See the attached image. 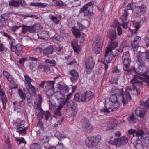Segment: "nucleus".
I'll list each match as a JSON object with an SVG mask.
<instances>
[{
    "label": "nucleus",
    "instance_id": "obj_53",
    "mask_svg": "<svg viewBox=\"0 0 149 149\" xmlns=\"http://www.w3.org/2000/svg\"><path fill=\"white\" fill-rule=\"evenodd\" d=\"M118 79L117 78L112 76L111 77L110 81L113 84L117 85L118 84Z\"/></svg>",
    "mask_w": 149,
    "mask_h": 149
},
{
    "label": "nucleus",
    "instance_id": "obj_5",
    "mask_svg": "<svg viewBox=\"0 0 149 149\" xmlns=\"http://www.w3.org/2000/svg\"><path fill=\"white\" fill-rule=\"evenodd\" d=\"M24 75L25 78V85L29 93L31 94H35V88L31 84L32 80L27 74H24Z\"/></svg>",
    "mask_w": 149,
    "mask_h": 149
},
{
    "label": "nucleus",
    "instance_id": "obj_43",
    "mask_svg": "<svg viewBox=\"0 0 149 149\" xmlns=\"http://www.w3.org/2000/svg\"><path fill=\"white\" fill-rule=\"evenodd\" d=\"M54 135L59 140L65 138L64 135L58 131L56 132Z\"/></svg>",
    "mask_w": 149,
    "mask_h": 149
},
{
    "label": "nucleus",
    "instance_id": "obj_7",
    "mask_svg": "<svg viewBox=\"0 0 149 149\" xmlns=\"http://www.w3.org/2000/svg\"><path fill=\"white\" fill-rule=\"evenodd\" d=\"M44 48V43L41 44L38 47V50H39L40 54H43L46 56H48L52 54L53 52L54 47L52 45H50L45 49Z\"/></svg>",
    "mask_w": 149,
    "mask_h": 149
},
{
    "label": "nucleus",
    "instance_id": "obj_22",
    "mask_svg": "<svg viewBox=\"0 0 149 149\" xmlns=\"http://www.w3.org/2000/svg\"><path fill=\"white\" fill-rule=\"evenodd\" d=\"M74 100L77 102H85L86 98L84 95L81 93H77L74 95Z\"/></svg>",
    "mask_w": 149,
    "mask_h": 149
},
{
    "label": "nucleus",
    "instance_id": "obj_57",
    "mask_svg": "<svg viewBox=\"0 0 149 149\" xmlns=\"http://www.w3.org/2000/svg\"><path fill=\"white\" fill-rule=\"evenodd\" d=\"M56 5L58 6H66L65 3L61 1H58L56 2Z\"/></svg>",
    "mask_w": 149,
    "mask_h": 149
},
{
    "label": "nucleus",
    "instance_id": "obj_12",
    "mask_svg": "<svg viewBox=\"0 0 149 149\" xmlns=\"http://www.w3.org/2000/svg\"><path fill=\"white\" fill-rule=\"evenodd\" d=\"M128 91H132V88L130 86L127 87L125 90L123 95L122 96L123 98L122 100L123 102L124 105L126 104L127 101L131 100L132 98Z\"/></svg>",
    "mask_w": 149,
    "mask_h": 149
},
{
    "label": "nucleus",
    "instance_id": "obj_4",
    "mask_svg": "<svg viewBox=\"0 0 149 149\" xmlns=\"http://www.w3.org/2000/svg\"><path fill=\"white\" fill-rule=\"evenodd\" d=\"M101 140V137L99 135L91 137L86 139L85 143L89 147H94L98 144Z\"/></svg>",
    "mask_w": 149,
    "mask_h": 149
},
{
    "label": "nucleus",
    "instance_id": "obj_55",
    "mask_svg": "<svg viewBox=\"0 0 149 149\" xmlns=\"http://www.w3.org/2000/svg\"><path fill=\"white\" fill-rule=\"evenodd\" d=\"M141 105L143 106L147 110L149 107V98L145 102H143Z\"/></svg>",
    "mask_w": 149,
    "mask_h": 149
},
{
    "label": "nucleus",
    "instance_id": "obj_9",
    "mask_svg": "<svg viewBox=\"0 0 149 149\" xmlns=\"http://www.w3.org/2000/svg\"><path fill=\"white\" fill-rule=\"evenodd\" d=\"M15 45V40H12L10 44V47L11 51L15 52L18 56L21 55L22 54V46L19 44L16 45Z\"/></svg>",
    "mask_w": 149,
    "mask_h": 149
},
{
    "label": "nucleus",
    "instance_id": "obj_17",
    "mask_svg": "<svg viewBox=\"0 0 149 149\" xmlns=\"http://www.w3.org/2000/svg\"><path fill=\"white\" fill-rule=\"evenodd\" d=\"M147 110L143 106L141 105L140 107L137 108L135 111L136 114L137 116H139L141 118L144 117L146 111Z\"/></svg>",
    "mask_w": 149,
    "mask_h": 149
},
{
    "label": "nucleus",
    "instance_id": "obj_24",
    "mask_svg": "<svg viewBox=\"0 0 149 149\" xmlns=\"http://www.w3.org/2000/svg\"><path fill=\"white\" fill-rule=\"evenodd\" d=\"M110 50H108V49H106L105 53L104 55V59L107 63H110L112 60L113 57L111 54L109 52Z\"/></svg>",
    "mask_w": 149,
    "mask_h": 149
},
{
    "label": "nucleus",
    "instance_id": "obj_6",
    "mask_svg": "<svg viewBox=\"0 0 149 149\" xmlns=\"http://www.w3.org/2000/svg\"><path fill=\"white\" fill-rule=\"evenodd\" d=\"M95 46L93 50L96 54H97L101 51L103 44V40L102 38L100 36H97L95 38Z\"/></svg>",
    "mask_w": 149,
    "mask_h": 149
},
{
    "label": "nucleus",
    "instance_id": "obj_31",
    "mask_svg": "<svg viewBox=\"0 0 149 149\" xmlns=\"http://www.w3.org/2000/svg\"><path fill=\"white\" fill-rule=\"evenodd\" d=\"M64 105L63 103H61L58 106L56 107V108L55 109V111L54 113L55 115L59 116L62 115L61 112V109Z\"/></svg>",
    "mask_w": 149,
    "mask_h": 149
},
{
    "label": "nucleus",
    "instance_id": "obj_34",
    "mask_svg": "<svg viewBox=\"0 0 149 149\" xmlns=\"http://www.w3.org/2000/svg\"><path fill=\"white\" fill-rule=\"evenodd\" d=\"M109 100L111 102L113 103L118 101H121V99H120V97H119L115 94H112Z\"/></svg>",
    "mask_w": 149,
    "mask_h": 149
},
{
    "label": "nucleus",
    "instance_id": "obj_36",
    "mask_svg": "<svg viewBox=\"0 0 149 149\" xmlns=\"http://www.w3.org/2000/svg\"><path fill=\"white\" fill-rule=\"evenodd\" d=\"M71 45L74 51L77 52L79 49V47L77 41H72Z\"/></svg>",
    "mask_w": 149,
    "mask_h": 149
},
{
    "label": "nucleus",
    "instance_id": "obj_56",
    "mask_svg": "<svg viewBox=\"0 0 149 149\" xmlns=\"http://www.w3.org/2000/svg\"><path fill=\"white\" fill-rule=\"evenodd\" d=\"M134 26L135 27V33H136L140 27L141 24L139 23L136 22H134Z\"/></svg>",
    "mask_w": 149,
    "mask_h": 149
},
{
    "label": "nucleus",
    "instance_id": "obj_59",
    "mask_svg": "<svg viewBox=\"0 0 149 149\" xmlns=\"http://www.w3.org/2000/svg\"><path fill=\"white\" fill-rule=\"evenodd\" d=\"M72 93H70L67 95V97L63 104V105L65 104L66 103L68 102V101L71 98V97H72Z\"/></svg>",
    "mask_w": 149,
    "mask_h": 149
},
{
    "label": "nucleus",
    "instance_id": "obj_13",
    "mask_svg": "<svg viewBox=\"0 0 149 149\" xmlns=\"http://www.w3.org/2000/svg\"><path fill=\"white\" fill-rule=\"evenodd\" d=\"M38 42H44L46 41L49 37V32L46 31H41L38 34Z\"/></svg>",
    "mask_w": 149,
    "mask_h": 149
},
{
    "label": "nucleus",
    "instance_id": "obj_44",
    "mask_svg": "<svg viewBox=\"0 0 149 149\" xmlns=\"http://www.w3.org/2000/svg\"><path fill=\"white\" fill-rule=\"evenodd\" d=\"M144 134V132L143 130L141 129H139L137 130V131L136 130L135 136L136 137H142Z\"/></svg>",
    "mask_w": 149,
    "mask_h": 149
},
{
    "label": "nucleus",
    "instance_id": "obj_40",
    "mask_svg": "<svg viewBox=\"0 0 149 149\" xmlns=\"http://www.w3.org/2000/svg\"><path fill=\"white\" fill-rule=\"evenodd\" d=\"M49 140V139L48 136H44L42 138H40V143H39L40 144V145H43L44 143H48L47 142Z\"/></svg>",
    "mask_w": 149,
    "mask_h": 149
},
{
    "label": "nucleus",
    "instance_id": "obj_20",
    "mask_svg": "<svg viewBox=\"0 0 149 149\" xmlns=\"http://www.w3.org/2000/svg\"><path fill=\"white\" fill-rule=\"evenodd\" d=\"M38 111H39V113L43 117V115L44 113V111L42 110L41 107V104L43 101V97L40 94L38 95Z\"/></svg>",
    "mask_w": 149,
    "mask_h": 149
},
{
    "label": "nucleus",
    "instance_id": "obj_32",
    "mask_svg": "<svg viewBox=\"0 0 149 149\" xmlns=\"http://www.w3.org/2000/svg\"><path fill=\"white\" fill-rule=\"evenodd\" d=\"M4 94L5 93L4 91L1 89L0 90V96L3 97V98H1V101L3 103V108L4 109L5 108L6 105V98L4 96Z\"/></svg>",
    "mask_w": 149,
    "mask_h": 149
},
{
    "label": "nucleus",
    "instance_id": "obj_47",
    "mask_svg": "<svg viewBox=\"0 0 149 149\" xmlns=\"http://www.w3.org/2000/svg\"><path fill=\"white\" fill-rule=\"evenodd\" d=\"M15 140L17 143L19 145L22 143H23L24 145L26 143V141H25L23 137H22L21 138H17L15 139Z\"/></svg>",
    "mask_w": 149,
    "mask_h": 149
},
{
    "label": "nucleus",
    "instance_id": "obj_49",
    "mask_svg": "<svg viewBox=\"0 0 149 149\" xmlns=\"http://www.w3.org/2000/svg\"><path fill=\"white\" fill-rule=\"evenodd\" d=\"M45 62L50 64L52 66H55L57 65L56 62L54 60H50L49 59H47L45 60Z\"/></svg>",
    "mask_w": 149,
    "mask_h": 149
},
{
    "label": "nucleus",
    "instance_id": "obj_21",
    "mask_svg": "<svg viewBox=\"0 0 149 149\" xmlns=\"http://www.w3.org/2000/svg\"><path fill=\"white\" fill-rule=\"evenodd\" d=\"M136 3L135 2H133L132 3H128L125 6V9L124 10V13L123 14H126L127 17L129 15V13L128 10H133L136 7Z\"/></svg>",
    "mask_w": 149,
    "mask_h": 149
},
{
    "label": "nucleus",
    "instance_id": "obj_42",
    "mask_svg": "<svg viewBox=\"0 0 149 149\" xmlns=\"http://www.w3.org/2000/svg\"><path fill=\"white\" fill-rule=\"evenodd\" d=\"M25 122L23 120L21 121L19 123H15L13 125L16 127H24V126Z\"/></svg>",
    "mask_w": 149,
    "mask_h": 149
},
{
    "label": "nucleus",
    "instance_id": "obj_41",
    "mask_svg": "<svg viewBox=\"0 0 149 149\" xmlns=\"http://www.w3.org/2000/svg\"><path fill=\"white\" fill-rule=\"evenodd\" d=\"M131 62V60L130 58H124L123 63L124 65L126 68H128L130 65V64Z\"/></svg>",
    "mask_w": 149,
    "mask_h": 149
},
{
    "label": "nucleus",
    "instance_id": "obj_35",
    "mask_svg": "<svg viewBox=\"0 0 149 149\" xmlns=\"http://www.w3.org/2000/svg\"><path fill=\"white\" fill-rule=\"evenodd\" d=\"M54 95L56 97L58 100L63 99L65 97V95L61 91H57L55 92Z\"/></svg>",
    "mask_w": 149,
    "mask_h": 149
},
{
    "label": "nucleus",
    "instance_id": "obj_23",
    "mask_svg": "<svg viewBox=\"0 0 149 149\" xmlns=\"http://www.w3.org/2000/svg\"><path fill=\"white\" fill-rule=\"evenodd\" d=\"M112 91L116 94V95H117L118 96L120 97V99H121V101L123 104V102L122 100L123 98L121 97L124 94L123 89L121 88L120 90L117 88H112Z\"/></svg>",
    "mask_w": 149,
    "mask_h": 149
},
{
    "label": "nucleus",
    "instance_id": "obj_25",
    "mask_svg": "<svg viewBox=\"0 0 149 149\" xmlns=\"http://www.w3.org/2000/svg\"><path fill=\"white\" fill-rule=\"evenodd\" d=\"M69 73L72 76L70 80L72 82L77 80L79 77V75L78 73L75 69L71 70L70 71Z\"/></svg>",
    "mask_w": 149,
    "mask_h": 149
},
{
    "label": "nucleus",
    "instance_id": "obj_15",
    "mask_svg": "<svg viewBox=\"0 0 149 149\" xmlns=\"http://www.w3.org/2000/svg\"><path fill=\"white\" fill-rule=\"evenodd\" d=\"M21 5H26L24 0H11L9 1V5L10 6L18 7Z\"/></svg>",
    "mask_w": 149,
    "mask_h": 149
},
{
    "label": "nucleus",
    "instance_id": "obj_16",
    "mask_svg": "<svg viewBox=\"0 0 149 149\" xmlns=\"http://www.w3.org/2000/svg\"><path fill=\"white\" fill-rule=\"evenodd\" d=\"M127 15L125 13L124 14H123L120 18L123 23L121 24L118 22V24L122 26L123 27L124 29H127L128 27L129 21L127 20Z\"/></svg>",
    "mask_w": 149,
    "mask_h": 149
},
{
    "label": "nucleus",
    "instance_id": "obj_50",
    "mask_svg": "<svg viewBox=\"0 0 149 149\" xmlns=\"http://www.w3.org/2000/svg\"><path fill=\"white\" fill-rule=\"evenodd\" d=\"M107 49H108V50H110V51L109 52L111 55L112 54L113 57H115L118 54V53L116 50H115L114 49H111L110 48H108Z\"/></svg>",
    "mask_w": 149,
    "mask_h": 149
},
{
    "label": "nucleus",
    "instance_id": "obj_30",
    "mask_svg": "<svg viewBox=\"0 0 149 149\" xmlns=\"http://www.w3.org/2000/svg\"><path fill=\"white\" fill-rule=\"evenodd\" d=\"M117 126V122L116 120H111L107 125V127L110 130L115 129Z\"/></svg>",
    "mask_w": 149,
    "mask_h": 149
},
{
    "label": "nucleus",
    "instance_id": "obj_63",
    "mask_svg": "<svg viewBox=\"0 0 149 149\" xmlns=\"http://www.w3.org/2000/svg\"><path fill=\"white\" fill-rule=\"evenodd\" d=\"M74 105L73 100H71L67 102V105L68 107L72 108L73 106Z\"/></svg>",
    "mask_w": 149,
    "mask_h": 149
},
{
    "label": "nucleus",
    "instance_id": "obj_39",
    "mask_svg": "<svg viewBox=\"0 0 149 149\" xmlns=\"http://www.w3.org/2000/svg\"><path fill=\"white\" fill-rule=\"evenodd\" d=\"M38 111V116L39 115V116L42 117V118H43V116L42 117V116L40 115V114L39 113V111ZM51 113L49 111H46V113L44 112V114L43 115H45V120H47L51 116Z\"/></svg>",
    "mask_w": 149,
    "mask_h": 149
},
{
    "label": "nucleus",
    "instance_id": "obj_29",
    "mask_svg": "<svg viewBox=\"0 0 149 149\" xmlns=\"http://www.w3.org/2000/svg\"><path fill=\"white\" fill-rule=\"evenodd\" d=\"M118 45V42L116 41H109L107 49H115L117 47Z\"/></svg>",
    "mask_w": 149,
    "mask_h": 149
},
{
    "label": "nucleus",
    "instance_id": "obj_48",
    "mask_svg": "<svg viewBox=\"0 0 149 149\" xmlns=\"http://www.w3.org/2000/svg\"><path fill=\"white\" fill-rule=\"evenodd\" d=\"M137 8L138 9V11L139 12H145L146 11V6L144 4L141 5L140 6H137Z\"/></svg>",
    "mask_w": 149,
    "mask_h": 149
},
{
    "label": "nucleus",
    "instance_id": "obj_28",
    "mask_svg": "<svg viewBox=\"0 0 149 149\" xmlns=\"http://www.w3.org/2000/svg\"><path fill=\"white\" fill-rule=\"evenodd\" d=\"M17 129L16 131L19 134L23 136L26 133V131L28 129V127H16Z\"/></svg>",
    "mask_w": 149,
    "mask_h": 149
},
{
    "label": "nucleus",
    "instance_id": "obj_8",
    "mask_svg": "<svg viewBox=\"0 0 149 149\" xmlns=\"http://www.w3.org/2000/svg\"><path fill=\"white\" fill-rule=\"evenodd\" d=\"M81 125L83 130L86 132L90 133L93 130V126L85 118H83L81 120Z\"/></svg>",
    "mask_w": 149,
    "mask_h": 149
},
{
    "label": "nucleus",
    "instance_id": "obj_14",
    "mask_svg": "<svg viewBox=\"0 0 149 149\" xmlns=\"http://www.w3.org/2000/svg\"><path fill=\"white\" fill-rule=\"evenodd\" d=\"M22 29L21 32L23 34H25L27 32L31 33H34L36 31V28L37 27L36 24L33 25L32 26H28L26 25H23L22 26Z\"/></svg>",
    "mask_w": 149,
    "mask_h": 149
},
{
    "label": "nucleus",
    "instance_id": "obj_11",
    "mask_svg": "<svg viewBox=\"0 0 149 149\" xmlns=\"http://www.w3.org/2000/svg\"><path fill=\"white\" fill-rule=\"evenodd\" d=\"M95 62L94 59L92 56H89L86 60L85 62L86 66L87 68V73L89 74L92 69L95 65Z\"/></svg>",
    "mask_w": 149,
    "mask_h": 149
},
{
    "label": "nucleus",
    "instance_id": "obj_18",
    "mask_svg": "<svg viewBox=\"0 0 149 149\" xmlns=\"http://www.w3.org/2000/svg\"><path fill=\"white\" fill-rule=\"evenodd\" d=\"M141 38L140 37L136 36L135 37L133 41L131 43L132 47L134 50H136L139 47V44L141 42Z\"/></svg>",
    "mask_w": 149,
    "mask_h": 149
},
{
    "label": "nucleus",
    "instance_id": "obj_64",
    "mask_svg": "<svg viewBox=\"0 0 149 149\" xmlns=\"http://www.w3.org/2000/svg\"><path fill=\"white\" fill-rule=\"evenodd\" d=\"M144 40L145 41L146 47H148L149 45V37L146 36L144 37Z\"/></svg>",
    "mask_w": 149,
    "mask_h": 149
},
{
    "label": "nucleus",
    "instance_id": "obj_51",
    "mask_svg": "<svg viewBox=\"0 0 149 149\" xmlns=\"http://www.w3.org/2000/svg\"><path fill=\"white\" fill-rule=\"evenodd\" d=\"M30 68L33 71H35L36 69V64L33 62H31Z\"/></svg>",
    "mask_w": 149,
    "mask_h": 149
},
{
    "label": "nucleus",
    "instance_id": "obj_33",
    "mask_svg": "<svg viewBox=\"0 0 149 149\" xmlns=\"http://www.w3.org/2000/svg\"><path fill=\"white\" fill-rule=\"evenodd\" d=\"M134 146L136 149H143V143L140 140H138L137 142L134 144Z\"/></svg>",
    "mask_w": 149,
    "mask_h": 149
},
{
    "label": "nucleus",
    "instance_id": "obj_1",
    "mask_svg": "<svg viewBox=\"0 0 149 149\" xmlns=\"http://www.w3.org/2000/svg\"><path fill=\"white\" fill-rule=\"evenodd\" d=\"M137 63L138 67L136 70L138 74L142 77L143 79L147 76L146 75L148 71V67L146 65L145 61H149V52H140L137 53Z\"/></svg>",
    "mask_w": 149,
    "mask_h": 149
},
{
    "label": "nucleus",
    "instance_id": "obj_45",
    "mask_svg": "<svg viewBox=\"0 0 149 149\" xmlns=\"http://www.w3.org/2000/svg\"><path fill=\"white\" fill-rule=\"evenodd\" d=\"M79 30L77 29L72 28V33L77 38H78L80 36V34L79 31Z\"/></svg>",
    "mask_w": 149,
    "mask_h": 149
},
{
    "label": "nucleus",
    "instance_id": "obj_58",
    "mask_svg": "<svg viewBox=\"0 0 149 149\" xmlns=\"http://www.w3.org/2000/svg\"><path fill=\"white\" fill-rule=\"evenodd\" d=\"M49 92V91H48L47 93V97L49 99V103L48 104L49 105V107H50L52 105V103L51 102L50 100V97L51 96H52L53 95V93H52L51 94H49L48 93ZM50 109V108H49V109Z\"/></svg>",
    "mask_w": 149,
    "mask_h": 149
},
{
    "label": "nucleus",
    "instance_id": "obj_61",
    "mask_svg": "<svg viewBox=\"0 0 149 149\" xmlns=\"http://www.w3.org/2000/svg\"><path fill=\"white\" fill-rule=\"evenodd\" d=\"M46 82V81H39L38 82V86L39 87L42 88H44V85Z\"/></svg>",
    "mask_w": 149,
    "mask_h": 149
},
{
    "label": "nucleus",
    "instance_id": "obj_27",
    "mask_svg": "<svg viewBox=\"0 0 149 149\" xmlns=\"http://www.w3.org/2000/svg\"><path fill=\"white\" fill-rule=\"evenodd\" d=\"M85 98H86L85 102L88 101L92 99L94 95V93L90 91H88L84 93Z\"/></svg>",
    "mask_w": 149,
    "mask_h": 149
},
{
    "label": "nucleus",
    "instance_id": "obj_2",
    "mask_svg": "<svg viewBox=\"0 0 149 149\" xmlns=\"http://www.w3.org/2000/svg\"><path fill=\"white\" fill-rule=\"evenodd\" d=\"M144 79H143L142 77L138 74H135L134 75L133 79L131 81V82L132 84V92L133 94L137 96L140 95L139 88L136 87L143 88V82L147 83L149 85V76H147L144 78Z\"/></svg>",
    "mask_w": 149,
    "mask_h": 149
},
{
    "label": "nucleus",
    "instance_id": "obj_19",
    "mask_svg": "<svg viewBox=\"0 0 149 149\" xmlns=\"http://www.w3.org/2000/svg\"><path fill=\"white\" fill-rule=\"evenodd\" d=\"M93 2L92 1L89 2L80 9L79 11V13H84L87 11L86 10H88L89 8H91V10H93Z\"/></svg>",
    "mask_w": 149,
    "mask_h": 149
},
{
    "label": "nucleus",
    "instance_id": "obj_3",
    "mask_svg": "<svg viewBox=\"0 0 149 149\" xmlns=\"http://www.w3.org/2000/svg\"><path fill=\"white\" fill-rule=\"evenodd\" d=\"M121 101H118L117 102L112 103L109 104L108 103H106L105 101L104 103V107L100 109L101 112L106 113H109L110 112H113L117 110L120 107L121 104L120 102Z\"/></svg>",
    "mask_w": 149,
    "mask_h": 149
},
{
    "label": "nucleus",
    "instance_id": "obj_54",
    "mask_svg": "<svg viewBox=\"0 0 149 149\" xmlns=\"http://www.w3.org/2000/svg\"><path fill=\"white\" fill-rule=\"evenodd\" d=\"M18 93L19 96L22 99H25V95L22 90L19 89L18 91Z\"/></svg>",
    "mask_w": 149,
    "mask_h": 149
},
{
    "label": "nucleus",
    "instance_id": "obj_37",
    "mask_svg": "<svg viewBox=\"0 0 149 149\" xmlns=\"http://www.w3.org/2000/svg\"><path fill=\"white\" fill-rule=\"evenodd\" d=\"M38 69L40 72H46L50 69L49 67L44 65H40L39 66Z\"/></svg>",
    "mask_w": 149,
    "mask_h": 149
},
{
    "label": "nucleus",
    "instance_id": "obj_10",
    "mask_svg": "<svg viewBox=\"0 0 149 149\" xmlns=\"http://www.w3.org/2000/svg\"><path fill=\"white\" fill-rule=\"evenodd\" d=\"M109 142L111 144H114L116 147H118L121 145L126 144L128 142V139L125 136H123L120 138H115L114 141L110 140Z\"/></svg>",
    "mask_w": 149,
    "mask_h": 149
},
{
    "label": "nucleus",
    "instance_id": "obj_26",
    "mask_svg": "<svg viewBox=\"0 0 149 149\" xmlns=\"http://www.w3.org/2000/svg\"><path fill=\"white\" fill-rule=\"evenodd\" d=\"M107 35L109 37L111 41H114L116 37V30L115 29L108 30Z\"/></svg>",
    "mask_w": 149,
    "mask_h": 149
},
{
    "label": "nucleus",
    "instance_id": "obj_46",
    "mask_svg": "<svg viewBox=\"0 0 149 149\" xmlns=\"http://www.w3.org/2000/svg\"><path fill=\"white\" fill-rule=\"evenodd\" d=\"M59 88L61 91L64 93H67L69 91V89L68 87L66 86L61 85L59 86Z\"/></svg>",
    "mask_w": 149,
    "mask_h": 149
},
{
    "label": "nucleus",
    "instance_id": "obj_38",
    "mask_svg": "<svg viewBox=\"0 0 149 149\" xmlns=\"http://www.w3.org/2000/svg\"><path fill=\"white\" fill-rule=\"evenodd\" d=\"M127 119L128 122L130 124L135 123L136 121V119L135 116L133 115H131L127 118Z\"/></svg>",
    "mask_w": 149,
    "mask_h": 149
},
{
    "label": "nucleus",
    "instance_id": "obj_60",
    "mask_svg": "<svg viewBox=\"0 0 149 149\" xmlns=\"http://www.w3.org/2000/svg\"><path fill=\"white\" fill-rule=\"evenodd\" d=\"M128 132L130 135H132V137H134L135 136L134 135V134L136 133V130L132 129L129 130L128 131Z\"/></svg>",
    "mask_w": 149,
    "mask_h": 149
},
{
    "label": "nucleus",
    "instance_id": "obj_62",
    "mask_svg": "<svg viewBox=\"0 0 149 149\" xmlns=\"http://www.w3.org/2000/svg\"><path fill=\"white\" fill-rule=\"evenodd\" d=\"M21 27L20 26H17V25H15L10 28V30L13 32H15L16 30Z\"/></svg>",
    "mask_w": 149,
    "mask_h": 149
},
{
    "label": "nucleus",
    "instance_id": "obj_52",
    "mask_svg": "<svg viewBox=\"0 0 149 149\" xmlns=\"http://www.w3.org/2000/svg\"><path fill=\"white\" fill-rule=\"evenodd\" d=\"M93 10H91V8L89 9L87 11L84 13V17L87 16L89 15H90V16H92Z\"/></svg>",
    "mask_w": 149,
    "mask_h": 149
}]
</instances>
